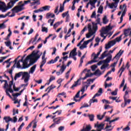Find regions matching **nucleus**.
I'll return each instance as SVG.
<instances>
[{"instance_id":"f257e3e1","label":"nucleus","mask_w":131,"mask_h":131,"mask_svg":"<svg viewBox=\"0 0 131 131\" xmlns=\"http://www.w3.org/2000/svg\"><path fill=\"white\" fill-rule=\"evenodd\" d=\"M18 2V0H11L10 2L7 4V7L4 2L0 1V10H4L3 12H6L9 9H12L14 7V5Z\"/></svg>"},{"instance_id":"f03ea898","label":"nucleus","mask_w":131,"mask_h":131,"mask_svg":"<svg viewBox=\"0 0 131 131\" xmlns=\"http://www.w3.org/2000/svg\"><path fill=\"white\" fill-rule=\"evenodd\" d=\"M99 122H97V124H95V127L98 128L97 131H102V129H103L105 131H111L113 129V127H112V125H108V124L106 125L105 128H104V126H105V124L104 123H100L98 124Z\"/></svg>"},{"instance_id":"7ed1b4c3","label":"nucleus","mask_w":131,"mask_h":131,"mask_svg":"<svg viewBox=\"0 0 131 131\" xmlns=\"http://www.w3.org/2000/svg\"><path fill=\"white\" fill-rule=\"evenodd\" d=\"M88 31L89 33L86 34V38H90L91 36L94 35L96 32H97L96 29H92V24H89L88 27Z\"/></svg>"},{"instance_id":"20e7f679","label":"nucleus","mask_w":131,"mask_h":131,"mask_svg":"<svg viewBox=\"0 0 131 131\" xmlns=\"http://www.w3.org/2000/svg\"><path fill=\"white\" fill-rule=\"evenodd\" d=\"M41 55H38V51H37L35 53V51H33V52L31 54L29 55V57L30 59H31V58H33V59H34V60L36 61L37 62V60H38L39 59V58H40V56H41Z\"/></svg>"},{"instance_id":"39448f33","label":"nucleus","mask_w":131,"mask_h":131,"mask_svg":"<svg viewBox=\"0 0 131 131\" xmlns=\"http://www.w3.org/2000/svg\"><path fill=\"white\" fill-rule=\"evenodd\" d=\"M23 77L21 78V79H24V82L25 83L28 82V81L29 80V78H30V75L27 72H23V73L22 74Z\"/></svg>"},{"instance_id":"423d86ee","label":"nucleus","mask_w":131,"mask_h":131,"mask_svg":"<svg viewBox=\"0 0 131 131\" xmlns=\"http://www.w3.org/2000/svg\"><path fill=\"white\" fill-rule=\"evenodd\" d=\"M23 6L24 4H23L19 6H15L12 9V12H15V13H18V12H21V11H23Z\"/></svg>"},{"instance_id":"0eeeda50","label":"nucleus","mask_w":131,"mask_h":131,"mask_svg":"<svg viewBox=\"0 0 131 131\" xmlns=\"http://www.w3.org/2000/svg\"><path fill=\"white\" fill-rule=\"evenodd\" d=\"M96 21L97 22L96 23L92 22V28L94 30L96 29L97 31V30H98V24H100V22H101V18H98L96 19Z\"/></svg>"},{"instance_id":"6e6552de","label":"nucleus","mask_w":131,"mask_h":131,"mask_svg":"<svg viewBox=\"0 0 131 131\" xmlns=\"http://www.w3.org/2000/svg\"><path fill=\"white\" fill-rule=\"evenodd\" d=\"M64 119V117H59L57 118H55L53 119V121L55 124H60L61 123V120H63Z\"/></svg>"},{"instance_id":"1a4fd4ad","label":"nucleus","mask_w":131,"mask_h":131,"mask_svg":"<svg viewBox=\"0 0 131 131\" xmlns=\"http://www.w3.org/2000/svg\"><path fill=\"white\" fill-rule=\"evenodd\" d=\"M112 59V55L110 54V55L106 58V59L103 60V64H108V63H110V61H111Z\"/></svg>"},{"instance_id":"9d476101","label":"nucleus","mask_w":131,"mask_h":131,"mask_svg":"<svg viewBox=\"0 0 131 131\" xmlns=\"http://www.w3.org/2000/svg\"><path fill=\"white\" fill-rule=\"evenodd\" d=\"M72 55L73 57H74L77 55V52H76V48H74V49L71 51V52L70 53V55L69 58H71Z\"/></svg>"},{"instance_id":"9b49d317","label":"nucleus","mask_w":131,"mask_h":131,"mask_svg":"<svg viewBox=\"0 0 131 131\" xmlns=\"http://www.w3.org/2000/svg\"><path fill=\"white\" fill-rule=\"evenodd\" d=\"M94 38H95V36H93L91 39H90L88 40L84 41L82 46L83 47H85L84 48H86V46L89 45V42H91V41H93V40H94Z\"/></svg>"},{"instance_id":"f8f14e48","label":"nucleus","mask_w":131,"mask_h":131,"mask_svg":"<svg viewBox=\"0 0 131 131\" xmlns=\"http://www.w3.org/2000/svg\"><path fill=\"white\" fill-rule=\"evenodd\" d=\"M103 93V89L102 88H100L98 91V93L95 94L93 97V99H95L96 97H100L101 95Z\"/></svg>"},{"instance_id":"ddd939ff","label":"nucleus","mask_w":131,"mask_h":131,"mask_svg":"<svg viewBox=\"0 0 131 131\" xmlns=\"http://www.w3.org/2000/svg\"><path fill=\"white\" fill-rule=\"evenodd\" d=\"M124 34L125 36H131V30L129 28H128L127 29H125L124 31Z\"/></svg>"},{"instance_id":"4468645a","label":"nucleus","mask_w":131,"mask_h":131,"mask_svg":"<svg viewBox=\"0 0 131 131\" xmlns=\"http://www.w3.org/2000/svg\"><path fill=\"white\" fill-rule=\"evenodd\" d=\"M116 41L115 40H112V41H111L110 42H109L108 43H107V46H108V47H106V50H108V49H110V48H111V47H112V46H114L115 45H116Z\"/></svg>"},{"instance_id":"2eb2a0df","label":"nucleus","mask_w":131,"mask_h":131,"mask_svg":"<svg viewBox=\"0 0 131 131\" xmlns=\"http://www.w3.org/2000/svg\"><path fill=\"white\" fill-rule=\"evenodd\" d=\"M98 57H99V55L97 54H95L94 59L89 61L88 62V63L86 64V65H88L89 64H93V63H96V62H97V61L96 60V59H97Z\"/></svg>"},{"instance_id":"dca6fc26","label":"nucleus","mask_w":131,"mask_h":131,"mask_svg":"<svg viewBox=\"0 0 131 131\" xmlns=\"http://www.w3.org/2000/svg\"><path fill=\"white\" fill-rule=\"evenodd\" d=\"M102 31L100 33V36L101 37H103V39H106V37H107V36H104V34H106V31H107V29L103 28L102 30Z\"/></svg>"},{"instance_id":"f3484780","label":"nucleus","mask_w":131,"mask_h":131,"mask_svg":"<svg viewBox=\"0 0 131 131\" xmlns=\"http://www.w3.org/2000/svg\"><path fill=\"white\" fill-rule=\"evenodd\" d=\"M128 97H126L125 96L124 97V104L123 107H125L126 106V105H127V104H129V103H130L131 102V100L130 99H127Z\"/></svg>"},{"instance_id":"a211bd4d","label":"nucleus","mask_w":131,"mask_h":131,"mask_svg":"<svg viewBox=\"0 0 131 131\" xmlns=\"http://www.w3.org/2000/svg\"><path fill=\"white\" fill-rule=\"evenodd\" d=\"M92 129L91 124L86 125L85 128H83L80 131H90Z\"/></svg>"},{"instance_id":"6ab92c4d","label":"nucleus","mask_w":131,"mask_h":131,"mask_svg":"<svg viewBox=\"0 0 131 131\" xmlns=\"http://www.w3.org/2000/svg\"><path fill=\"white\" fill-rule=\"evenodd\" d=\"M4 120H5L6 123H9L10 121H13V119H12L10 116H5L4 117Z\"/></svg>"},{"instance_id":"aec40b11","label":"nucleus","mask_w":131,"mask_h":131,"mask_svg":"<svg viewBox=\"0 0 131 131\" xmlns=\"http://www.w3.org/2000/svg\"><path fill=\"white\" fill-rule=\"evenodd\" d=\"M107 52V51H105L101 55V57L100 58V59H104V58H105V57H107L108 56H109V55H110V53H107L106 54Z\"/></svg>"},{"instance_id":"412c9836","label":"nucleus","mask_w":131,"mask_h":131,"mask_svg":"<svg viewBox=\"0 0 131 131\" xmlns=\"http://www.w3.org/2000/svg\"><path fill=\"white\" fill-rule=\"evenodd\" d=\"M23 74V72H20L18 73L15 74L14 76V80H17V78L21 77V76Z\"/></svg>"},{"instance_id":"4be33fe9","label":"nucleus","mask_w":131,"mask_h":131,"mask_svg":"<svg viewBox=\"0 0 131 131\" xmlns=\"http://www.w3.org/2000/svg\"><path fill=\"white\" fill-rule=\"evenodd\" d=\"M123 9H124L122 13V15L124 16H125V13H126V11H127L126 4H124L123 5Z\"/></svg>"},{"instance_id":"5701e85b","label":"nucleus","mask_w":131,"mask_h":131,"mask_svg":"<svg viewBox=\"0 0 131 131\" xmlns=\"http://www.w3.org/2000/svg\"><path fill=\"white\" fill-rule=\"evenodd\" d=\"M47 63L46 61H42L41 62V64L40 66V69L41 72H42V71H45V69H42V67H43V65H45Z\"/></svg>"},{"instance_id":"b1692460","label":"nucleus","mask_w":131,"mask_h":131,"mask_svg":"<svg viewBox=\"0 0 131 131\" xmlns=\"http://www.w3.org/2000/svg\"><path fill=\"white\" fill-rule=\"evenodd\" d=\"M94 74H95V75H97V74L98 76H101V75H102L103 73L101 72L100 70L98 69L96 71H95V72H94Z\"/></svg>"},{"instance_id":"393cba45","label":"nucleus","mask_w":131,"mask_h":131,"mask_svg":"<svg viewBox=\"0 0 131 131\" xmlns=\"http://www.w3.org/2000/svg\"><path fill=\"white\" fill-rule=\"evenodd\" d=\"M29 67H30V64H28V63H23L21 69H26V68H28Z\"/></svg>"},{"instance_id":"a878e982","label":"nucleus","mask_w":131,"mask_h":131,"mask_svg":"<svg viewBox=\"0 0 131 131\" xmlns=\"http://www.w3.org/2000/svg\"><path fill=\"white\" fill-rule=\"evenodd\" d=\"M85 88H86V90H88V88H89V85H85V86H83L82 87V89L80 90V92H82V95H83V93H84V90H85Z\"/></svg>"},{"instance_id":"bb28decb","label":"nucleus","mask_w":131,"mask_h":131,"mask_svg":"<svg viewBox=\"0 0 131 131\" xmlns=\"http://www.w3.org/2000/svg\"><path fill=\"white\" fill-rule=\"evenodd\" d=\"M121 50H120L118 53H117L116 56L114 57V59H115V58H117L118 57H120L122 54H123V51H122L121 52Z\"/></svg>"},{"instance_id":"cd10ccee","label":"nucleus","mask_w":131,"mask_h":131,"mask_svg":"<svg viewBox=\"0 0 131 131\" xmlns=\"http://www.w3.org/2000/svg\"><path fill=\"white\" fill-rule=\"evenodd\" d=\"M46 54H47V51L45 50L43 52V55L42 56V61H45V62H47V58H46Z\"/></svg>"},{"instance_id":"c85d7f7f","label":"nucleus","mask_w":131,"mask_h":131,"mask_svg":"<svg viewBox=\"0 0 131 131\" xmlns=\"http://www.w3.org/2000/svg\"><path fill=\"white\" fill-rule=\"evenodd\" d=\"M50 8H51L50 6H45L41 8V9L44 10V11H50Z\"/></svg>"},{"instance_id":"c756f323","label":"nucleus","mask_w":131,"mask_h":131,"mask_svg":"<svg viewBox=\"0 0 131 131\" xmlns=\"http://www.w3.org/2000/svg\"><path fill=\"white\" fill-rule=\"evenodd\" d=\"M80 79L77 80L76 81L74 82V84L72 85L71 89H73V88H75L77 86V84H78V82H79Z\"/></svg>"},{"instance_id":"7c9ffc66","label":"nucleus","mask_w":131,"mask_h":131,"mask_svg":"<svg viewBox=\"0 0 131 131\" xmlns=\"http://www.w3.org/2000/svg\"><path fill=\"white\" fill-rule=\"evenodd\" d=\"M30 59V57H29V55L27 56L26 58L24 60L23 64H28V60Z\"/></svg>"},{"instance_id":"2f4dec72","label":"nucleus","mask_w":131,"mask_h":131,"mask_svg":"<svg viewBox=\"0 0 131 131\" xmlns=\"http://www.w3.org/2000/svg\"><path fill=\"white\" fill-rule=\"evenodd\" d=\"M36 68V64L34 65L32 68L30 69V72L32 74L35 71V69Z\"/></svg>"},{"instance_id":"473e14b6","label":"nucleus","mask_w":131,"mask_h":131,"mask_svg":"<svg viewBox=\"0 0 131 131\" xmlns=\"http://www.w3.org/2000/svg\"><path fill=\"white\" fill-rule=\"evenodd\" d=\"M89 119L90 121H94L95 120V116L94 115H89Z\"/></svg>"},{"instance_id":"72a5a7b5","label":"nucleus","mask_w":131,"mask_h":131,"mask_svg":"<svg viewBox=\"0 0 131 131\" xmlns=\"http://www.w3.org/2000/svg\"><path fill=\"white\" fill-rule=\"evenodd\" d=\"M115 5H117L115 3H112V4H108V7H110L111 9H113L114 7H115V8H117V6H115Z\"/></svg>"},{"instance_id":"f704fd0d","label":"nucleus","mask_w":131,"mask_h":131,"mask_svg":"<svg viewBox=\"0 0 131 131\" xmlns=\"http://www.w3.org/2000/svg\"><path fill=\"white\" fill-rule=\"evenodd\" d=\"M103 9H104V7L103 6H100L99 8H98V13H100V14L103 13Z\"/></svg>"},{"instance_id":"c9c22d12","label":"nucleus","mask_w":131,"mask_h":131,"mask_svg":"<svg viewBox=\"0 0 131 131\" xmlns=\"http://www.w3.org/2000/svg\"><path fill=\"white\" fill-rule=\"evenodd\" d=\"M9 89H7L6 90L9 91L11 93H14V91L12 89V86L11 85H8Z\"/></svg>"},{"instance_id":"e433bc0d","label":"nucleus","mask_w":131,"mask_h":131,"mask_svg":"<svg viewBox=\"0 0 131 131\" xmlns=\"http://www.w3.org/2000/svg\"><path fill=\"white\" fill-rule=\"evenodd\" d=\"M36 61H35V60H34V59L33 58H30V64H29V65L31 66V65H33L34 64V63H35Z\"/></svg>"},{"instance_id":"4c0bfd02","label":"nucleus","mask_w":131,"mask_h":131,"mask_svg":"<svg viewBox=\"0 0 131 131\" xmlns=\"http://www.w3.org/2000/svg\"><path fill=\"white\" fill-rule=\"evenodd\" d=\"M111 85H112V83H110L109 84H108L106 81L104 82L105 89H107V88H110Z\"/></svg>"},{"instance_id":"58836bf2","label":"nucleus","mask_w":131,"mask_h":131,"mask_svg":"<svg viewBox=\"0 0 131 131\" xmlns=\"http://www.w3.org/2000/svg\"><path fill=\"white\" fill-rule=\"evenodd\" d=\"M66 69V66H62L61 69H60L59 71L61 72V74L65 71V70Z\"/></svg>"},{"instance_id":"ea45409f","label":"nucleus","mask_w":131,"mask_h":131,"mask_svg":"<svg viewBox=\"0 0 131 131\" xmlns=\"http://www.w3.org/2000/svg\"><path fill=\"white\" fill-rule=\"evenodd\" d=\"M68 15H69V11L62 13V18H65L66 17V16H68Z\"/></svg>"},{"instance_id":"a19ab883","label":"nucleus","mask_w":131,"mask_h":131,"mask_svg":"<svg viewBox=\"0 0 131 131\" xmlns=\"http://www.w3.org/2000/svg\"><path fill=\"white\" fill-rule=\"evenodd\" d=\"M108 20H107V16L105 15L103 18V24H107Z\"/></svg>"},{"instance_id":"79ce46f5","label":"nucleus","mask_w":131,"mask_h":131,"mask_svg":"<svg viewBox=\"0 0 131 131\" xmlns=\"http://www.w3.org/2000/svg\"><path fill=\"white\" fill-rule=\"evenodd\" d=\"M105 64H103L101 68L100 69L101 70H103V69H105V68H106V67H108V66H109V64L108 63H104Z\"/></svg>"},{"instance_id":"37998d69","label":"nucleus","mask_w":131,"mask_h":131,"mask_svg":"<svg viewBox=\"0 0 131 131\" xmlns=\"http://www.w3.org/2000/svg\"><path fill=\"white\" fill-rule=\"evenodd\" d=\"M122 37V35H121L120 36L117 37V38H115V41H118V42H119L120 40H121V38Z\"/></svg>"},{"instance_id":"c03bdc74","label":"nucleus","mask_w":131,"mask_h":131,"mask_svg":"<svg viewBox=\"0 0 131 131\" xmlns=\"http://www.w3.org/2000/svg\"><path fill=\"white\" fill-rule=\"evenodd\" d=\"M98 2V0H93V1H90L89 2V4H90L91 6H94L96 3Z\"/></svg>"},{"instance_id":"a18cd8bd","label":"nucleus","mask_w":131,"mask_h":131,"mask_svg":"<svg viewBox=\"0 0 131 131\" xmlns=\"http://www.w3.org/2000/svg\"><path fill=\"white\" fill-rule=\"evenodd\" d=\"M117 92H118V89H116L114 92L111 93L112 96H117Z\"/></svg>"},{"instance_id":"49530a36","label":"nucleus","mask_w":131,"mask_h":131,"mask_svg":"<svg viewBox=\"0 0 131 131\" xmlns=\"http://www.w3.org/2000/svg\"><path fill=\"white\" fill-rule=\"evenodd\" d=\"M13 88L14 92H18L20 90V87L16 88V85H15V83L13 84Z\"/></svg>"},{"instance_id":"de8ad7c7","label":"nucleus","mask_w":131,"mask_h":131,"mask_svg":"<svg viewBox=\"0 0 131 131\" xmlns=\"http://www.w3.org/2000/svg\"><path fill=\"white\" fill-rule=\"evenodd\" d=\"M19 113V111L18 110V109L16 110L15 108H13V116L16 115V114H18Z\"/></svg>"},{"instance_id":"09e8293b","label":"nucleus","mask_w":131,"mask_h":131,"mask_svg":"<svg viewBox=\"0 0 131 131\" xmlns=\"http://www.w3.org/2000/svg\"><path fill=\"white\" fill-rule=\"evenodd\" d=\"M56 79V77H55L54 76H51L50 79H49V83H51L53 80H55Z\"/></svg>"},{"instance_id":"8fccbe9b","label":"nucleus","mask_w":131,"mask_h":131,"mask_svg":"<svg viewBox=\"0 0 131 131\" xmlns=\"http://www.w3.org/2000/svg\"><path fill=\"white\" fill-rule=\"evenodd\" d=\"M39 34H38V33H36L35 38H34L32 42V43H33V42H35V41H36V40L37 39V37H38Z\"/></svg>"},{"instance_id":"3c124183","label":"nucleus","mask_w":131,"mask_h":131,"mask_svg":"<svg viewBox=\"0 0 131 131\" xmlns=\"http://www.w3.org/2000/svg\"><path fill=\"white\" fill-rule=\"evenodd\" d=\"M56 88V86H54L53 84H52L51 85L48 87L47 90H49L51 91L52 90Z\"/></svg>"},{"instance_id":"603ef678","label":"nucleus","mask_w":131,"mask_h":131,"mask_svg":"<svg viewBox=\"0 0 131 131\" xmlns=\"http://www.w3.org/2000/svg\"><path fill=\"white\" fill-rule=\"evenodd\" d=\"M24 125H25V123H24V122H23L18 127V131H21V130L22 129V127H23Z\"/></svg>"},{"instance_id":"864d4df0","label":"nucleus","mask_w":131,"mask_h":131,"mask_svg":"<svg viewBox=\"0 0 131 131\" xmlns=\"http://www.w3.org/2000/svg\"><path fill=\"white\" fill-rule=\"evenodd\" d=\"M64 11V6L62 5H62H60V7L59 8V13H62V12H63Z\"/></svg>"},{"instance_id":"5fc2aeb1","label":"nucleus","mask_w":131,"mask_h":131,"mask_svg":"<svg viewBox=\"0 0 131 131\" xmlns=\"http://www.w3.org/2000/svg\"><path fill=\"white\" fill-rule=\"evenodd\" d=\"M41 31L42 32H46V33H48V28L42 27Z\"/></svg>"},{"instance_id":"6e6d98bb","label":"nucleus","mask_w":131,"mask_h":131,"mask_svg":"<svg viewBox=\"0 0 131 131\" xmlns=\"http://www.w3.org/2000/svg\"><path fill=\"white\" fill-rule=\"evenodd\" d=\"M12 96H13V97H14V99H16V97H18V96H21V93H15L14 94H13Z\"/></svg>"},{"instance_id":"4d7b16f0","label":"nucleus","mask_w":131,"mask_h":131,"mask_svg":"<svg viewBox=\"0 0 131 131\" xmlns=\"http://www.w3.org/2000/svg\"><path fill=\"white\" fill-rule=\"evenodd\" d=\"M17 120H18V119H17V116L13 117V119H12V121H11V122L16 123V122H17Z\"/></svg>"},{"instance_id":"13d9d810","label":"nucleus","mask_w":131,"mask_h":131,"mask_svg":"<svg viewBox=\"0 0 131 131\" xmlns=\"http://www.w3.org/2000/svg\"><path fill=\"white\" fill-rule=\"evenodd\" d=\"M97 67H98V66H97L96 64L93 65L91 67V69H92V71H95L96 70V68H97Z\"/></svg>"},{"instance_id":"bf43d9fd","label":"nucleus","mask_w":131,"mask_h":131,"mask_svg":"<svg viewBox=\"0 0 131 131\" xmlns=\"http://www.w3.org/2000/svg\"><path fill=\"white\" fill-rule=\"evenodd\" d=\"M39 12H43V10L41 9V8L38 10H35L34 11V13H39Z\"/></svg>"},{"instance_id":"052dcab7","label":"nucleus","mask_w":131,"mask_h":131,"mask_svg":"<svg viewBox=\"0 0 131 131\" xmlns=\"http://www.w3.org/2000/svg\"><path fill=\"white\" fill-rule=\"evenodd\" d=\"M108 108H109V109H110L111 108H113V106H110V105H104V109H105V110H107V109H108Z\"/></svg>"},{"instance_id":"680f3d73","label":"nucleus","mask_w":131,"mask_h":131,"mask_svg":"<svg viewBox=\"0 0 131 131\" xmlns=\"http://www.w3.org/2000/svg\"><path fill=\"white\" fill-rule=\"evenodd\" d=\"M32 122H34L33 125V128H36V126H37V122L34 121H33Z\"/></svg>"},{"instance_id":"e2e57ef3","label":"nucleus","mask_w":131,"mask_h":131,"mask_svg":"<svg viewBox=\"0 0 131 131\" xmlns=\"http://www.w3.org/2000/svg\"><path fill=\"white\" fill-rule=\"evenodd\" d=\"M16 67L17 68H20V69H22V67L21 66V64H20V61H18L16 63Z\"/></svg>"},{"instance_id":"0e129e2a","label":"nucleus","mask_w":131,"mask_h":131,"mask_svg":"<svg viewBox=\"0 0 131 131\" xmlns=\"http://www.w3.org/2000/svg\"><path fill=\"white\" fill-rule=\"evenodd\" d=\"M5 43L7 47H10L11 45H12V42H11L10 41L5 42Z\"/></svg>"},{"instance_id":"69168bd1","label":"nucleus","mask_w":131,"mask_h":131,"mask_svg":"<svg viewBox=\"0 0 131 131\" xmlns=\"http://www.w3.org/2000/svg\"><path fill=\"white\" fill-rule=\"evenodd\" d=\"M102 103H106V104H111V103L108 101L106 99H103L102 100Z\"/></svg>"},{"instance_id":"338daca9","label":"nucleus","mask_w":131,"mask_h":131,"mask_svg":"<svg viewBox=\"0 0 131 131\" xmlns=\"http://www.w3.org/2000/svg\"><path fill=\"white\" fill-rule=\"evenodd\" d=\"M125 82V80L124 79V78H123L122 80V81L120 85V88H122V86H123V85H124Z\"/></svg>"},{"instance_id":"774afa93","label":"nucleus","mask_w":131,"mask_h":131,"mask_svg":"<svg viewBox=\"0 0 131 131\" xmlns=\"http://www.w3.org/2000/svg\"><path fill=\"white\" fill-rule=\"evenodd\" d=\"M88 77H90V74H89V73H86V75H85V76L83 78H82V79L83 80H84L85 79H86V78Z\"/></svg>"}]
</instances>
